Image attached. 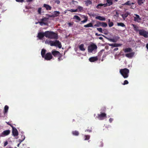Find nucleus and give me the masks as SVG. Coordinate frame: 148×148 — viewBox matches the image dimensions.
<instances>
[{"instance_id": "3c124183", "label": "nucleus", "mask_w": 148, "mask_h": 148, "mask_svg": "<svg viewBox=\"0 0 148 148\" xmlns=\"http://www.w3.org/2000/svg\"><path fill=\"white\" fill-rule=\"evenodd\" d=\"M41 8H39L38 9V12L39 14H41Z\"/></svg>"}, {"instance_id": "a211bd4d", "label": "nucleus", "mask_w": 148, "mask_h": 148, "mask_svg": "<svg viewBox=\"0 0 148 148\" xmlns=\"http://www.w3.org/2000/svg\"><path fill=\"white\" fill-rule=\"evenodd\" d=\"M95 18L97 19H98L100 21H105L106 20L105 18L101 16H96Z\"/></svg>"}, {"instance_id": "a18cd8bd", "label": "nucleus", "mask_w": 148, "mask_h": 148, "mask_svg": "<svg viewBox=\"0 0 148 148\" xmlns=\"http://www.w3.org/2000/svg\"><path fill=\"white\" fill-rule=\"evenodd\" d=\"M69 10L71 12H78L77 11V9H76L75 10L72 9H71L70 10Z\"/></svg>"}, {"instance_id": "f8f14e48", "label": "nucleus", "mask_w": 148, "mask_h": 148, "mask_svg": "<svg viewBox=\"0 0 148 148\" xmlns=\"http://www.w3.org/2000/svg\"><path fill=\"white\" fill-rule=\"evenodd\" d=\"M60 52L58 51L53 50L52 51V54L55 57H58V55L60 54Z\"/></svg>"}, {"instance_id": "de8ad7c7", "label": "nucleus", "mask_w": 148, "mask_h": 148, "mask_svg": "<svg viewBox=\"0 0 148 148\" xmlns=\"http://www.w3.org/2000/svg\"><path fill=\"white\" fill-rule=\"evenodd\" d=\"M89 128V127H88V129H87L86 130H85V132H92L91 127H90V128Z\"/></svg>"}, {"instance_id": "aec40b11", "label": "nucleus", "mask_w": 148, "mask_h": 148, "mask_svg": "<svg viewBox=\"0 0 148 148\" xmlns=\"http://www.w3.org/2000/svg\"><path fill=\"white\" fill-rule=\"evenodd\" d=\"M85 5L86 6L91 5L92 3V0H87L85 1Z\"/></svg>"}, {"instance_id": "ea45409f", "label": "nucleus", "mask_w": 148, "mask_h": 148, "mask_svg": "<svg viewBox=\"0 0 148 148\" xmlns=\"http://www.w3.org/2000/svg\"><path fill=\"white\" fill-rule=\"evenodd\" d=\"M110 19H109L108 25L109 27H111L114 24L112 22H110Z\"/></svg>"}, {"instance_id": "774afa93", "label": "nucleus", "mask_w": 148, "mask_h": 148, "mask_svg": "<svg viewBox=\"0 0 148 148\" xmlns=\"http://www.w3.org/2000/svg\"><path fill=\"white\" fill-rule=\"evenodd\" d=\"M130 4H131H131H134V3H130Z\"/></svg>"}, {"instance_id": "69168bd1", "label": "nucleus", "mask_w": 148, "mask_h": 148, "mask_svg": "<svg viewBox=\"0 0 148 148\" xmlns=\"http://www.w3.org/2000/svg\"><path fill=\"white\" fill-rule=\"evenodd\" d=\"M95 35L97 36H100L101 35L100 34H98L97 33H96L95 34Z\"/></svg>"}, {"instance_id": "37998d69", "label": "nucleus", "mask_w": 148, "mask_h": 148, "mask_svg": "<svg viewBox=\"0 0 148 148\" xmlns=\"http://www.w3.org/2000/svg\"><path fill=\"white\" fill-rule=\"evenodd\" d=\"M21 137L22 138V140H20V139L19 140V142H20V143H21L22 141H23L24 140V139H25V137L24 136L22 135Z\"/></svg>"}, {"instance_id": "8fccbe9b", "label": "nucleus", "mask_w": 148, "mask_h": 148, "mask_svg": "<svg viewBox=\"0 0 148 148\" xmlns=\"http://www.w3.org/2000/svg\"><path fill=\"white\" fill-rule=\"evenodd\" d=\"M99 144H100V147H102L103 146V143L102 141H100L99 142Z\"/></svg>"}, {"instance_id": "c85d7f7f", "label": "nucleus", "mask_w": 148, "mask_h": 148, "mask_svg": "<svg viewBox=\"0 0 148 148\" xmlns=\"http://www.w3.org/2000/svg\"><path fill=\"white\" fill-rule=\"evenodd\" d=\"M83 18L84 19L83 21H81V22L83 23H86L88 21V17L87 16H83Z\"/></svg>"}, {"instance_id": "a878e982", "label": "nucleus", "mask_w": 148, "mask_h": 148, "mask_svg": "<svg viewBox=\"0 0 148 148\" xmlns=\"http://www.w3.org/2000/svg\"><path fill=\"white\" fill-rule=\"evenodd\" d=\"M84 27H93L92 23H89L85 25L84 26Z\"/></svg>"}, {"instance_id": "09e8293b", "label": "nucleus", "mask_w": 148, "mask_h": 148, "mask_svg": "<svg viewBox=\"0 0 148 148\" xmlns=\"http://www.w3.org/2000/svg\"><path fill=\"white\" fill-rule=\"evenodd\" d=\"M97 29L99 32H101V33H103L102 29L101 28H97Z\"/></svg>"}, {"instance_id": "dca6fc26", "label": "nucleus", "mask_w": 148, "mask_h": 148, "mask_svg": "<svg viewBox=\"0 0 148 148\" xmlns=\"http://www.w3.org/2000/svg\"><path fill=\"white\" fill-rule=\"evenodd\" d=\"M123 50L125 53L130 52L132 51V49L130 48H126L123 49Z\"/></svg>"}, {"instance_id": "393cba45", "label": "nucleus", "mask_w": 148, "mask_h": 148, "mask_svg": "<svg viewBox=\"0 0 148 148\" xmlns=\"http://www.w3.org/2000/svg\"><path fill=\"white\" fill-rule=\"evenodd\" d=\"M46 50L44 49H42L41 51V55L42 58H44V56L45 55Z\"/></svg>"}, {"instance_id": "423d86ee", "label": "nucleus", "mask_w": 148, "mask_h": 148, "mask_svg": "<svg viewBox=\"0 0 148 148\" xmlns=\"http://www.w3.org/2000/svg\"><path fill=\"white\" fill-rule=\"evenodd\" d=\"M53 58L51 54L49 52L47 53L44 56V58L45 60H49L52 59Z\"/></svg>"}, {"instance_id": "f704fd0d", "label": "nucleus", "mask_w": 148, "mask_h": 148, "mask_svg": "<svg viewBox=\"0 0 148 148\" xmlns=\"http://www.w3.org/2000/svg\"><path fill=\"white\" fill-rule=\"evenodd\" d=\"M90 137L88 135H85L84 136V140H88L90 139Z\"/></svg>"}, {"instance_id": "6ab92c4d", "label": "nucleus", "mask_w": 148, "mask_h": 148, "mask_svg": "<svg viewBox=\"0 0 148 148\" xmlns=\"http://www.w3.org/2000/svg\"><path fill=\"white\" fill-rule=\"evenodd\" d=\"M108 5L107 3L106 4H98L96 7L97 8H101V7L103 6L104 7H106Z\"/></svg>"}, {"instance_id": "b1692460", "label": "nucleus", "mask_w": 148, "mask_h": 148, "mask_svg": "<svg viewBox=\"0 0 148 148\" xmlns=\"http://www.w3.org/2000/svg\"><path fill=\"white\" fill-rule=\"evenodd\" d=\"M119 39V38L117 37H116V40L114 39L113 38H108V40L112 42H116L117 40Z\"/></svg>"}, {"instance_id": "cd10ccee", "label": "nucleus", "mask_w": 148, "mask_h": 148, "mask_svg": "<svg viewBox=\"0 0 148 148\" xmlns=\"http://www.w3.org/2000/svg\"><path fill=\"white\" fill-rule=\"evenodd\" d=\"M84 45L83 44H82L79 46V49L82 51H84L85 50V49L84 47Z\"/></svg>"}, {"instance_id": "f03ea898", "label": "nucleus", "mask_w": 148, "mask_h": 148, "mask_svg": "<svg viewBox=\"0 0 148 148\" xmlns=\"http://www.w3.org/2000/svg\"><path fill=\"white\" fill-rule=\"evenodd\" d=\"M129 70L127 68H124L120 70V73L124 78H126L129 76Z\"/></svg>"}, {"instance_id": "9d476101", "label": "nucleus", "mask_w": 148, "mask_h": 148, "mask_svg": "<svg viewBox=\"0 0 148 148\" xmlns=\"http://www.w3.org/2000/svg\"><path fill=\"white\" fill-rule=\"evenodd\" d=\"M134 15L136 16L134 17V21L138 23L140 22V21L141 20V19L140 18L139 16L136 14H134Z\"/></svg>"}, {"instance_id": "603ef678", "label": "nucleus", "mask_w": 148, "mask_h": 148, "mask_svg": "<svg viewBox=\"0 0 148 148\" xmlns=\"http://www.w3.org/2000/svg\"><path fill=\"white\" fill-rule=\"evenodd\" d=\"M114 16L116 17H119V13L117 12H116V14L114 15Z\"/></svg>"}, {"instance_id": "0e129e2a", "label": "nucleus", "mask_w": 148, "mask_h": 148, "mask_svg": "<svg viewBox=\"0 0 148 148\" xmlns=\"http://www.w3.org/2000/svg\"><path fill=\"white\" fill-rule=\"evenodd\" d=\"M99 39L100 40H102L103 39V38L102 37H99Z\"/></svg>"}, {"instance_id": "4c0bfd02", "label": "nucleus", "mask_w": 148, "mask_h": 148, "mask_svg": "<svg viewBox=\"0 0 148 148\" xmlns=\"http://www.w3.org/2000/svg\"><path fill=\"white\" fill-rule=\"evenodd\" d=\"M73 18L75 19H76L79 21L81 20L80 18L77 15L74 16Z\"/></svg>"}, {"instance_id": "e433bc0d", "label": "nucleus", "mask_w": 148, "mask_h": 148, "mask_svg": "<svg viewBox=\"0 0 148 148\" xmlns=\"http://www.w3.org/2000/svg\"><path fill=\"white\" fill-rule=\"evenodd\" d=\"M106 2L107 3H107L108 5V6H110L112 5L113 3L112 2L109 0H107Z\"/></svg>"}, {"instance_id": "e2e57ef3", "label": "nucleus", "mask_w": 148, "mask_h": 148, "mask_svg": "<svg viewBox=\"0 0 148 148\" xmlns=\"http://www.w3.org/2000/svg\"><path fill=\"white\" fill-rule=\"evenodd\" d=\"M146 47L147 48L148 51V44H147L146 45Z\"/></svg>"}, {"instance_id": "052dcab7", "label": "nucleus", "mask_w": 148, "mask_h": 148, "mask_svg": "<svg viewBox=\"0 0 148 148\" xmlns=\"http://www.w3.org/2000/svg\"><path fill=\"white\" fill-rule=\"evenodd\" d=\"M68 25L69 26H71V25H73L72 23H68Z\"/></svg>"}, {"instance_id": "c756f323", "label": "nucleus", "mask_w": 148, "mask_h": 148, "mask_svg": "<svg viewBox=\"0 0 148 148\" xmlns=\"http://www.w3.org/2000/svg\"><path fill=\"white\" fill-rule=\"evenodd\" d=\"M72 134L73 135L75 136H78L79 134V132L76 130L72 131Z\"/></svg>"}, {"instance_id": "58836bf2", "label": "nucleus", "mask_w": 148, "mask_h": 148, "mask_svg": "<svg viewBox=\"0 0 148 148\" xmlns=\"http://www.w3.org/2000/svg\"><path fill=\"white\" fill-rule=\"evenodd\" d=\"M9 108V107L8 106L6 105L4 107V113H6L7 112L8 109Z\"/></svg>"}, {"instance_id": "20e7f679", "label": "nucleus", "mask_w": 148, "mask_h": 148, "mask_svg": "<svg viewBox=\"0 0 148 148\" xmlns=\"http://www.w3.org/2000/svg\"><path fill=\"white\" fill-rule=\"evenodd\" d=\"M51 46H56L58 47L59 48H61L62 47V45L60 41L57 40L55 41H53L52 44Z\"/></svg>"}, {"instance_id": "ddd939ff", "label": "nucleus", "mask_w": 148, "mask_h": 148, "mask_svg": "<svg viewBox=\"0 0 148 148\" xmlns=\"http://www.w3.org/2000/svg\"><path fill=\"white\" fill-rule=\"evenodd\" d=\"M98 58L97 56L91 57L89 59V61L91 62H93L97 60Z\"/></svg>"}, {"instance_id": "bb28decb", "label": "nucleus", "mask_w": 148, "mask_h": 148, "mask_svg": "<svg viewBox=\"0 0 148 148\" xmlns=\"http://www.w3.org/2000/svg\"><path fill=\"white\" fill-rule=\"evenodd\" d=\"M53 41L49 40H46L45 41V43L48 45H50L51 46L52 44Z\"/></svg>"}, {"instance_id": "bf43d9fd", "label": "nucleus", "mask_w": 148, "mask_h": 148, "mask_svg": "<svg viewBox=\"0 0 148 148\" xmlns=\"http://www.w3.org/2000/svg\"><path fill=\"white\" fill-rule=\"evenodd\" d=\"M49 17L51 18H53L55 17V16L54 15H49Z\"/></svg>"}, {"instance_id": "72a5a7b5", "label": "nucleus", "mask_w": 148, "mask_h": 148, "mask_svg": "<svg viewBox=\"0 0 148 148\" xmlns=\"http://www.w3.org/2000/svg\"><path fill=\"white\" fill-rule=\"evenodd\" d=\"M62 54L60 53L59 55H58V61H60V60H62Z\"/></svg>"}, {"instance_id": "39448f33", "label": "nucleus", "mask_w": 148, "mask_h": 148, "mask_svg": "<svg viewBox=\"0 0 148 148\" xmlns=\"http://www.w3.org/2000/svg\"><path fill=\"white\" fill-rule=\"evenodd\" d=\"M139 34L142 36H144L145 38H147L148 37V33L147 32L145 31L143 29H140L139 30Z\"/></svg>"}, {"instance_id": "4be33fe9", "label": "nucleus", "mask_w": 148, "mask_h": 148, "mask_svg": "<svg viewBox=\"0 0 148 148\" xmlns=\"http://www.w3.org/2000/svg\"><path fill=\"white\" fill-rule=\"evenodd\" d=\"M132 25L133 27V29L134 31H136V32H137L138 31H139V30L138 29L139 28L138 26L134 24H132Z\"/></svg>"}, {"instance_id": "f3484780", "label": "nucleus", "mask_w": 148, "mask_h": 148, "mask_svg": "<svg viewBox=\"0 0 148 148\" xmlns=\"http://www.w3.org/2000/svg\"><path fill=\"white\" fill-rule=\"evenodd\" d=\"M43 7L45 8L47 10H51V7L49 5L46 4H44Z\"/></svg>"}, {"instance_id": "2f4dec72", "label": "nucleus", "mask_w": 148, "mask_h": 148, "mask_svg": "<svg viewBox=\"0 0 148 148\" xmlns=\"http://www.w3.org/2000/svg\"><path fill=\"white\" fill-rule=\"evenodd\" d=\"M145 0H138V5H141L143 3Z\"/></svg>"}, {"instance_id": "a19ab883", "label": "nucleus", "mask_w": 148, "mask_h": 148, "mask_svg": "<svg viewBox=\"0 0 148 148\" xmlns=\"http://www.w3.org/2000/svg\"><path fill=\"white\" fill-rule=\"evenodd\" d=\"M77 9V10H79V12H81L83 10V8L82 7L79 6L78 7ZM77 11H78V10H77Z\"/></svg>"}, {"instance_id": "9b49d317", "label": "nucleus", "mask_w": 148, "mask_h": 148, "mask_svg": "<svg viewBox=\"0 0 148 148\" xmlns=\"http://www.w3.org/2000/svg\"><path fill=\"white\" fill-rule=\"evenodd\" d=\"M10 133V130H7L3 131L2 133L1 134L3 136H6L9 135Z\"/></svg>"}, {"instance_id": "6e6d98bb", "label": "nucleus", "mask_w": 148, "mask_h": 148, "mask_svg": "<svg viewBox=\"0 0 148 148\" xmlns=\"http://www.w3.org/2000/svg\"><path fill=\"white\" fill-rule=\"evenodd\" d=\"M8 124V125H10L12 127V128L13 127H14L12 125H11V124H10L9 122H6Z\"/></svg>"}, {"instance_id": "f257e3e1", "label": "nucleus", "mask_w": 148, "mask_h": 148, "mask_svg": "<svg viewBox=\"0 0 148 148\" xmlns=\"http://www.w3.org/2000/svg\"><path fill=\"white\" fill-rule=\"evenodd\" d=\"M46 38L51 39H57L58 35L57 34L53 32L47 31L45 32Z\"/></svg>"}, {"instance_id": "7ed1b4c3", "label": "nucleus", "mask_w": 148, "mask_h": 148, "mask_svg": "<svg viewBox=\"0 0 148 148\" xmlns=\"http://www.w3.org/2000/svg\"><path fill=\"white\" fill-rule=\"evenodd\" d=\"M97 45L94 44H92L88 47V52H92L93 50L97 49Z\"/></svg>"}, {"instance_id": "c9c22d12", "label": "nucleus", "mask_w": 148, "mask_h": 148, "mask_svg": "<svg viewBox=\"0 0 148 148\" xmlns=\"http://www.w3.org/2000/svg\"><path fill=\"white\" fill-rule=\"evenodd\" d=\"M117 25L118 26H120L122 27H124L125 26V24L122 23H117Z\"/></svg>"}, {"instance_id": "0eeeda50", "label": "nucleus", "mask_w": 148, "mask_h": 148, "mask_svg": "<svg viewBox=\"0 0 148 148\" xmlns=\"http://www.w3.org/2000/svg\"><path fill=\"white\" fill-rule=\"evenodd\" d=\"M106 117V114L105 113L100 112V114H98V118L100 120H103Z\"/></svg>"}, {"instance_id": "338daca9", "label": "nucleus", "mask_w": 148, "mask_h": 148, "mask_svg": "<svg viewBox=\"0 0 148 148\" xmlns=\"http://www.w3.org/2000/svg\"><path fill=\"white\" fill-rule=\"evenodd\" d=\"M104 51V49H102L101 50V51H100V52H102V51Z\"/></svg>"}, {"instance_id": "49530a36", "label": "nucleus", "mask_w": 148, "mask_h": 148, "mask_svg": "<svg viewBox=\"0 0 148 148\" xmlns=\"http://www.w3.org/2000/svg\"><path fill=\"white\" fill-rule=\"evenodd\" d=\"M128 83H129V82L127 80H125L124 81L123 83L122 84L123 85H125L128 84Z\"/></svg>"}, {"instance_id": "7c9ffc66", "label": "nucleus", "mask_w": 148, "mask_h": 148, "mask_svg": "<svg viewBox=\"0 0 148 148\" xmlns=\"http://www.w3.org/2000/svg\"><path fill=\"white\" fill-rule=\"evenodd\" d=\"M100 23H101V26L103 27H106L108 26L107 24L105 22H101Z\"/></svg>"}, {"instance_id": "412c9836", "label": "nucleus", "mask_w": 148, "mask_h": 148, "mask_svg": "<svg viewBox=\"0 0 148 148\" xmlns=\"http://www.w3.org/2000/svg\"><path fill=\"white\" fill-rule=\"evenodd\" d=\"M130 14V13L129 12H126L125 14H122L121 16L124 19H125V18L127 17Z\"/></svg>"}, {"instance_id": "5701e85b", "label": "nucleus", "mask_w": 148, "mask_h": 148, "mask_svg": "<svg viewBox=\"0 0 148 148\" xmlns=\"http://www.w3.org/2000/svg\"><path fill=\"white\" fill-rule=\"evenodd\" d=\"M47 18L45 17L44 18H43L41 19V22H39V23L40 25H41V24L42 23L44 25H46V23H44V21H46L47 20Z\"/></svg>"}, {"instance_id": "c03bdc74", "label": "nucleus", "mask_w": 148, "mask_h": 148, "mask_svg": "<svg viewBox=\"0 0 148 148\" xmlns=\"http://www.w3.org/2000/svg\"><path fill=\"white\" fill-rule=\"evenodd\" d=\"M101 23L100 22H97V24H95L94 25V27H99L101 26V23Z\"/></svg>"}, {"instance_id": "6e6552de", "label": "nucleus", "mask_w": 148, "mask_h": 148, "mask_svg": "<svg viewBox=\"0 0 148 148\" xmlns=\"http://www.w3.org/2000/svg\"><path fill=\"white\" fill-rule=\"evenodd\" d=\"M45 36L46 37V36L45 35V32H40L38 33L37 37L40 40H42Z\"/></svg>"}, {"instance_id": "4d7b16f0", "label": "nucleus", "mask_w": 148, "mask_h": 148, "mask_svg": "<svg viewBox=\"0 0 148 148\" xmlns=\"http://www.w3.org/2000/svg\"><path fill=\"white\" fill-rule=\"evenodd\" d=\"M113 121V119L112 118H110L109 119V121L110 122V123H111Z\"/></svg>"}, {"instance_id": "79ce46f5", "label": "nucleus", "mask_w": 148, "mask_h": 148, "mask_svg": "<svg viewBox=\"0 0 148 148\" xmlns=\"http://www.w3.org/2000/svg\"><path fill=\"white\" fill-rule=\"evenodd\" d=\"M123 5H131V4H130V1H128L126 2L123 4Z\"/></svg>"}, {"instance_id": "1a4fd4ad", "label": "nucleus", "mask_w": 148, "mask_h": 148, "mask_svg": "<svg viewBox=\"0 0 148 148\" xmlns=\"http://www.w3.org/2000/svg\"><path fill=\"white\" fill-rule=\"evenodd\" d=\"M12 132L13 135L14 136H17L18 135L17 130L14 127L12 128Z\"/></svg>"}, {"instance_id": "5fc2aeb1", "label": "nucleus", "mask_w": 148, "mask_h": 148, "mask_svg": "<svg viewBox=\"0 0 148 148\" xmlns=\"http://www.w3.org/2000/svg\"><path fill=\"white\" fill-rule=\"evenodd\" d=\"M55 2L57 4H59L60 3V2L59 0H56L55 1Z\"/></svg>"}, {"instance_id": "4468645a", "label": "nucleus", "mask_w": 148, "mask_h": 148, "mask_svg": "<svg viewBox=\"0 0 148 148\" xmlns=\"http://www.w3.org/2000/svg\"><path fill=\"white\" fill-rule=\"evenodd\" d=\"M134 54V52L130 53H127L125 54V56L129 58L132 57Z\"/></svg>"}, {"instance_id": "864d4df0", "label": "nucleus", "mask_w": 148, "mask_h": 148, "mask_svg": "<svg viewBox=\"0 0 148 148\" xmlns=\"http://www.w3.org/2000/svg\"><path fill=\"white\" fill-rule=\"evenodd\" d=\"M16 2L23 3L24 2V0H16Z\"/></svg>"}, {"instance_id": "2eb2a0df", "label": "nucleus", "mask_w": 148, "mask_h": 148, "mask_svg": "<svg viewBox=\"0 0 148 148\" xmlns=\"http://www.w3.org/2000/svg\"><path fill=\"white\" fill-rule=\"evenodd\" d=\"M108 45L110 46L113 47H117L121 46V44H120L114 43L110 44Z\"/></svg>"}, {"instance_id": "13d9d810", "label": "nucleus", "mask_w": 148, "mask_h": 148, "mask_svg": "<svg viewBox=\"0 0 148 148\" xmlns=\"http://www.w3.org/2000/svg\"><path fill=\"white\" fill-rule=\"evenodd\" d=\"M8 144V142L7 141L5 142L4 143V146H6Z\"/></svg>"}, {"instance_id": "473e14b6", "label": "nucleus", "mask_w": 148, "mask_h": 148, "mask_svg": "<svg viewBox=\"0 0 148 148\" xmlns=\"http://www.w3.org/2000/svg\"><path fill=\"white\" fill-rule=\"evenodd\" d=\"M60 12L59 11H55L54 12V15L55 17L59 15Z\"/></svg>"}, {"instance_id": "680f3d73", "label": "nucleus", "mask_w": 148, "mask_h": 148, "mask_svg": "<svg viewBox=\"0 0 148 148\" xmlns=\"http://www.w3.org/2000/svg\"><path fill=\"white\" fill-rule=\"evenodd\" d=\"M118 49V48H115L114 50V51H116Z\"/></svg>"}]
</instances>
